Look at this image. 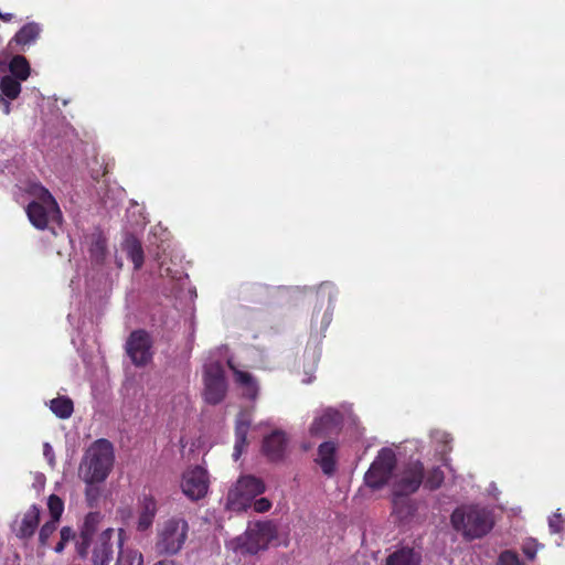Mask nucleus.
<instances>
[{
	"label": "nucleus",
	"mask_w": 565,
	"mask_h": 565,
	"mask_svg": "<svg viewBox=\"0 0 565 565\" xmlns=\"http://www.w3.org/2000/svg\"><path fill=\"white\" fill-rule=\"evenodd\" d=\"M452 527L466 540L481 539L494 526L492 512L479 504L458 507L450 515Z\"/></svg>",
	"instance_id": "nucleus-1"
},
{
	"label": "nucleus",
	"mask_w": 565,
	"mask_h": 565,
	"mask_svg": "<svg viewBox=\"0 0 565 565\" xmlns=\"http://www.w3.org/2000/svg\"><path fill=\"white\" fill-rule=\"evenodd\" d=\"M115 461L113 444L100 438L86 450L81 463V473L87 484L100 483L110 473Z\"/></svg>",
	"instance_id": "nucleus-2"
},
{
	"label": "nucleus",
	"mask_w": 565,
	"mask_h": 565,
	"mask_svg": "<svg viewBox=\"0 0 565 565\" xmlns=\"http://www.w3.org/2000/svg\"><path fill=\"white\" fill-rule=\"evenodd\" d=\"M149 242L150 245L157 246L156 259L160 277L169 278L172 281L181 280L185 274L171 241V233L158 225L151 231Z\"/></svg>",
	"instance_id": "nucleus-3"
},
{
	"label": "nucleus",
	"mask_w": 565,
	"mask_h": 565,
	"mask_svg": "<svg viewBox=\"0 0 565 565\" xmlns=\"http://www.w3.org/2000/svg\"><path fill=\"white\" fill-rule=\"evenodd\" d=\"M190 532L182 515H172L157 525L154 551L158 555L173 556L184 547Z\"/></svg>",
	"instance_id": "nucleus-4"
},
{
	"label": "nucleus",
	"mask_w": 565,
	"mask_h": 565,
	"mask_svg": "<svg viewBox=\"0 0 565 565\" xmlns=\"http://www.w3.org/2000/svg\"><path fill=\"white\" fill-rule=\"evenodd\" d=\"M30 194L34 196L25 209L30 223L38 230L43 231L50 223L60 224L62 212L51 192L41 184H32Z\"/></svg>",
	"instance_id": "nucleus-5"
},
{
	"label": "nucleus",
	"mask_w": 565,
	"mask_h": 565,
	"mask_svg": "<svg viewBox=\"0 0 565 565\" xmlns=\"http://www.w3.org/2000/svg\"><path fill=\"white\" fill-rule=\"evenodd\" d=\"M265 492V483L254 476L241 477L227 494V508L232 511H245L253 500Z\"/></svg>",
	"instance_id": "nucleus-6"
},
{
	"label": "nucleus",
	"mask_w": 565,
	"mask_h": 565,
	"mask_svg": "<svg viewBox=\"0 0 565 565\" xmlns=\"http://www.w3.org/2000/svg\"><path fill=\"white\" fill-rule=\"evenodd\" d=\"M276 534V526L271 522H257L249 525L244 536L238 539L237 548L242 554L255 555L266 550Z\"/></svg>",
	"instance_id": "nucleus-7"
},
{
	"label": "nucleus",
	"mask_w": 565,
	"mask_h": 565,
	"mask_svg": "<svg viewBox=\"0 0 565 565\" xmlns=\"http://www.w3.org/2000/svg\"><path fill=\"white\" fill-rule=\"evenodd\" d=\"M395 467V452L391 448L381 449L365 472V484L373 490L383 488L390 480Z\"/></svg>",
	"instance_id": "nucleus-8"
},
{
	"label": "nucleus",
	"mask_w": 565,
	"mask_h": 565,
	"mask_svg": "<svg viewBox=\"0 0 565 565\" xmlns=\"http://www.w3.org/2000/svg\"><path fill=\"white\" fill-rule=\"evenodd\" d=\"M204 401L210 405H217L226 396L227 383L223 365L215 361L206 364L203 371Z\"/></svg>",
	"instance_id": "nucleus-9"
},
{
	"label": "nucleus",
	"mask_w": 565,
	"mask_h": 565,
	"mask_svg": "<svg viewBox=\"0 0 565 565\" xmlns=\"http://www.w3.org/2000/svg\"><path fill=\"white\" fill-rule=\"evenodd\" d=\"M424 476V465L419 460L408 462L394 482L393 495L408 497L415 493L422 486Z\"/></svg>",
	"instance_id": "nucleus-10"
},
{
	"label": "nucleus",
	"mask_w": 565,
	"mask_h": 565,
	"mask_svg": "<svg viewBox=\"0 0 565 565\" xmlns=\"http://www.w3.org/2000/svg\"><path fill=\"white\" fill-rule=\"evenodd\" d=\"M210 479L207 471L195 466L186 469L182 475L181 489L186 498L198 501L207 494Z\"/></svg>",
	"instance_id": "nucleus-11"
},
{
	"label": "nucleus",
	"mask_w": 565,
	"mask_h": 565,
	"mask_svg": "<svg viewBox=\"0 0 565 565\" xmlns=\"http://www.w3.org/2000/svg\"><path fill=\"white\" fill-rule=\"evenodd\" d=\"M343 423V415L333 408H328L323 414L312 422L309 431L311 436L327 437L340 431Z\"/></svg>",
	"instance_id": "nucleus-12"
},
{
	"label": "nucleus",
	"mask_w": 565,
	"mask_h": 565,
	"mask_svg": "<svg viewBox=\"0 0 565 565\" xmlns=\"http://www.w3.org/2000/svg\"><path fill=\"white\" fill-rule=\"evenodd\" d=\"M287 436L282 430H274L263 439L262 451L271 462L281 461L287 448Z\"/></svg>",
	"instance_id": "nucleus-13"
},
{
	"label": "nucleus",
	"mask_w": 565,
	"mask_h": 565,
	"mask_svg": "<svg viewBox=\"0 0 565 565\" xmlns=\"http://www.w3.org/2000/svg\"><path fill=\"white\" fill-rule=\"evenodd\" d=\"M114 535L115 530L110 527L104 530L100 533L93 548V565H109V563L113 561L114 546L111 539Z\"/></svg>",
	"instance_id": "nucleus-14"
},
{
	"label": "nucleus",
	"mask_w": 565,
	"mask_h": 565,
	"mask_svg": "<svg viewBox=\"0 0 565 565\" xmlns=\"http://www.w3.org/2000/svg\"><path fill=\"white\" fill-rule=\"evenodd\" d=\"M102 521L99 512H89L84 520L78 539L76 540V552L81 557H86L93 536Z\"/></svg>",
	"instance_id": "nucleus-15"
},
{
	"label": "nucleus",
	"mask_w": 565,
	"mask_h": 565,
	"mask_svg": "<svg viewBox=\"0 0 565 565\" xmlns=\"http://www.w3.org/2000/svg\"><path fill=\"white\" fill-rule=\"evenodd\" d=\"M337 449L338 446L334 441H324L318 447V455L316 462L320 466L326 476H332L337 468Z\"/></svg>",
	"instance_id": "nucleus-16"
},
{
	"label": "nucleus",
	"mask_w": 565,
	"mask_h": 565,
	"mask_svg": "<svg viewBox=\"0 0 565 565\" xmlns=\"http://www.w3.org/2000/svg\"><path fill=\"white\" fill-rule=\"evenodd\" d=\"M41 510L36 504H32L23 514L17 529V536L20 539H30L34 535L40 523Z\"/></svg>",
	"instance_id": "nucleus-17"
},
{
	"label": "nucleus",
	"mask_w": 565,
	"mask_h": 565,
	"mask_svg": "<svg viewBox=\"0 0 565 565\" xmlns=\"http://www.w3.org/2000/svg\"><path fill=\"white\" fill-rule=\"evenodd\" d=\"M227 364L234 373L236 383L243 388L244 396L255 401L259 391L258 383L255 377L248 372L237 370L231 361H228Z\"/></svg>",
	"instance_id": "nucleus-18"
},
{
	"label": "nucleus",
	"mask_w": 565,
	"mask_h": 565,
	"mask_svg": "<svg viewBox=\"0 0 565 565\" xmlns=\"http://www.w3.org/2000/svg\"><path fill=\"white\" fill-rule=\"evenodd\" d=\"M420 563L422 554L409 546L397 548L385 559V565H420Z\"/></svg>",
	"instance_id": "nucleus-19"
},
{
	"label": "nucleus",
	"mask_w": 565,
	"mask_h": 565,
	"mask_svg": "<svg viewBox=\"0 0 565 565\" xmlns=\"http://www.w3.org/2000/svg\"><path fill=\"white\" fill-rule=\"evenodd\" d=\"M249 427V418L246 415L241 414L235 423V445L233 452V457L235 458V460L241 457L243 450L247 446V435Z\"/></svg>",
	"instance_id": "nucleus-20"
},
{
	"label": "nucleus",
	"mask_w": 565,
	"mask_h": 565,
	"mask_svg": "<svg viewBox=\"0 0 565 565\" xmlns=\"http://www.w3.org/2000/svg\"><path fill=\"white\" fill-rule=\"evenodd\" d=\"M41 33V26L35 22L23 25L14 35L12 41L18 45L25 46L35 42Z\"/></svg>",
	"instance_id": "nucleus-21"
},
{
	"label": "nucleus",
	"mask_w": 565,
	"mask_h": 565,
	"mask_svg": "<svg viewBox=\"0 0 565 565\" xmlns=\"http://www.w3.org/2000/svg\"><path fill=\"white\" fill-rule=\"evenodd\" d=\"M122 249L134 263L136 269L141 267V242L134 234H127L122 242Z\"/></svg>",
	"instance_id": "nucleus-22"
},
{
	"label": "nucleus",
	"mask_w": 565,
	"mask_h": 565,
	"mask_svg": "<svg viewBox=\"0 0 565 565\" xmlns=\"http://www.w3.org/2000/svg\"><path fill=\"white\" fill-rule=\"evenodd\" d=\"M9 71L13 78L26 81L30 76V64L23 55H14L9 63Z\"/></svg>",
	"instance_id": "nucleus-23"
},
{
	"label": "nucleus",
	"mask_w": 565,
	"mask_h": 565,
	"mask_svg": "<svg viewBox=\"0 0 565 565\" xmlns=\"http://www.w3.org/2000/svg\"><path fill=\"white\" fill-rule=\"evenodd\" d=\"M126 351L136 366L141 365V330L131 332L126 344Z\"/></svg>",
	"instance_id": "nucleus-24"
},
{
	"label": "nucleus",
	"mask_w": 565,
	"mask_h": 565,
	"mask_svg": "<svg viewBox=\"0 0 565 565\" xmlns=\"http://www.w3.org/2000/svg\"><path fill=\"white\" fill-rule=\"evenodd\" d=\"M21 82L11 75H4L0 81V96L14 100L21 93Z\"/></svg>",
	"instance_id": "nucleus-25"
},
{
	"label": "nucleus",
	"mask_w": 565,
	"mask_h": 565,
	"mask_svg": "<svg viewBox=\"0 0 565 565\" xmlns=\"http://www.w3.org/2000/svg\"><path fill=\"white\" fill-rule=\"evenodd\" d=\"M139 384L134 377H127L121 386V394L124 397V407L132 408L134 403H138Z\"/></svg>",
	"instance_id": "nucleus-26"
},
{
	"label": "nucleus",
	"mask_w": 565,
	"mask_h": 565,
	"mask_svg": "<svg viewBox=\"0 0 565 565\" xmlns=\"http://www.w3.org/2000/svg\"><path fill=\"white\" fill-rule=\"evenodd\" d=\"M51 411L62 419L70 418L74 412V404L70 397H56L50 403Z\"/></svg>",
	"instance_id": "nucleus-27"
},
{
	"label": "nucleus",
	"mask_w": 565,
	"mask_h": 565,
	"mask_svg": "<svg viewBox=\"0 0 565 565\" xmlns=\"http://www.w3.org/2000/svg\"><path fill=\"white\" fill-rule=\"evenodd\" d=\"M393 512L399 519H406L414 513V507L407 497L393 495Z\"/></svg>",
	"instance_id": "nucleus-28"
},
{
	"label": "nucleus",
	"mask_w": 565,
	"mask_h": 565,
	"mask_svg": "<svg viewBox=\"0 0 565 565\" xmlns=\"http://www.w3.org/2000/svg\"><path fill=\"white\" fill-rule=\"evenodd\" d=\"M445 476L439 467H434L424 476V487L428 490H437L441 487Z\"/></svg>",
	"instance_id": "nucleus-29"
},
{
	"label": "nucleus",
	"mask_w": 565,
	"mask_h": 565,
	"mask_svg": "<svg viewBox=\"0 0 565 565\" xmlns=\"http://www.w3.org/2000/svg\"><path fill=\"white\" fill-rule=\"evenodd\" d=\"M157 511L156 500L152 497H143V530L151 526Z\"/></svg>",
	"instance_id": "nucleus-30"
},
{
	"label": "nucleus",
	"mask_w": 565,
	"mask_h": 565,
	"mask_svg": "<svg viewBox=\"0 0 565 565\" xmlns=\"http://www.w3.org/2000/svg\"><path fill=\"white\" fill-rule=\"evenodd\" d=\"M47 508L50 511L51 520L58 522L64 511L63 500L56 494H51L47 500Z\"/></svg>",
	"instance_id": "nucleus-31"
},
{
	"label": "nucleus",
	"mask_w": 565,
	"mask_h": 565,
	"mask_svg": "<svg viewBox=\"0 0 565 565\" xmlns=\"http://www.w3.org/2000/svg\"><path fill=\"white\" fill-rule=\"evenodd\" d=\"M57 524H58V522L50 520L42 525V527L40 529V532H39L40 546L47 547L51 545L50 537L57 530Z\"/></svg>",
	"instance_id": "nucleus-32"
},
{
	"label": "nucleus",
	"mask_w": 565,
	"mask_h": 565,
	"mask_svg": "<svg viewBox=\"0 0 565 565\" xmlns=\"http://www.w3.org/2000/svg\"><path fill=\"white\" fill-rule=\"evenodd\" d=\"M78 539V536H76L74 530L70 526H63L61 529V532H60V541L58 543L54 546V551L56 553H62L65 548V545L71 542V541H75Z\"/></svg>",
	"instance_id": "nucleus-33"
},
{
	"label": "nucleus",
	"mask_w": 565,
	"mask_h": 565,
	"mask_svg": "<svg viewBox=\"0 0 565 565\" xmlns=\"http://www.w3.org/2000/svg\"><path fill=\"white\" fill-rule=\"evenodd\" d=\"M122 534L124 530H119L118 532V547L121 548L122 545ZM135 557L124 554L121 550H119L118 558L116 565H134ZM137 565H141V555L137 562Z\"/></svg>",
	"instance_id": "nucleus-34"
},
{
	"label": "nucleus",
	"mask_w": 565,
	"mask_h": 565,
	"mask_svg": "<svg viewBox=\"0 0 565 565\" xmlns=\"http://www.w3.org/2000/svg\"><path fill=\"white\" fill-rule=\"evenodd\" d=\"M548 527L552 533H562L565 535V519L557 511L548 519Z\"/></svg>",
	"instance_id": "nucleus-35"
},
{
	"label": "nucleus",
	"mask_w": 565,
	"mask_h": 565,
	"mask_svg": "<svg viewBox=\"0 0 565 565\" xmlns=\"http://www.w3.org/2000/svg\"><path fill=\"white\" fill-rule=\"evenodd\" d=\"M499 565H525L512 551H504L499 556Z\"/></svg>",
	"instance_id": "nucleus-36"
},
{
	"label": "nucleus",
	"mask_w": 565,
	"mask_h": 565,
	"mask_svg": "<svg viewBox=\"0 0 565 565\" xmlns=\"http://www.w3.org/2000/svg\"><path fill=\"white\" fill-rule=\"evenodd\" d=\"M252 505L255 512L264 513L271 508V502L267 498H259L253 500Z\"/></svg>",
	"instance_id": "nucleus-37"
},
{
	"label": "nucleus",
	"mask_w": 565,
	"mask_h": 565,
	"mask_svg": "<svg viewBox=\"0 0 565 565\" xmlns=\"http://www.w3.org/2000/svg\"><path fill=\"white\" fill-rule=\"evenodd\" d=\"M151 347H152L151 338L146 331H143V366L151 359V355H152L150 352Z\"/></svg>",
	"instance_id": "nucleus-38"
},
{
	"label": "nucleus",
	"mask_w": 565,
	"mask_h": 565,
	"mask_svg": "<svg viewBox=\"0 0 565 565\" xmlns=\"http://www.w3.org/2000/svg\"><path fill=\"white\" fill-rule=\"evenodd\" d=\"M97 497H98V490L96 488H94L93 484H88V487L86 488V499H87L89 505L94 504V501L97 499Z\"/></svg>",
	"instance_id": "nucleus-39"
},
{
	"label": "nucleus",
	"mask_w": 565,
	"mask_h": 565,
	"mask_svg": "<svg viewBox=\"0 0 565 565\" xmlns=\"http://www.w3.org/2000/svg\"><path fill=\"white\" fill-rule=\"evenodd\" d=\"M0 107L2 108V111L6 115H9L10 111H11L10 99H8V98H6L3 96H0Z\"/></svg>",
	"instance_id": "nucleus-40"
},
{
	"label": "nucleus",
	"mask_w": 565,
	"mask_h": 565,
	"mask_svg": "<svg viewBox=\"0 0 565 565\" xmlns=\"http://www.w3.org/2000/svg\"><path fill=\"white\" fill-rule=\"evenodd\" d=\"M523 553L529 559H534L536 555V550L532 546H523Z\"/></svg>",
	"instance_id": "nucleus-41"
},
{
	"label": "nucleus",
	"mask_w": 565,
	"mask_h": 565,
	"mask_svg": "<svg viewBox=\"0 0 565 565\" xmlns=\"http://www.w3.org/2000/svg\"><path fill=\"white\" fill-rule=\"evenodd\" d=\"M153 565H179V564L172 559H161Z\"/></svg>",
	"instance_id": "nucleus-42"
},
{
	"label": "nucleus",
	"mask_w": 565,
	"mask_h": 565,
	"mask_svg": "<svg viewBox=\"0 0 565 565\" xmlns=\"http://www.w3.org/2000/svg\"><path fill=\"white\" fill-rule=\"evenodd\" d=\"M13 18V14L12 13H2L0 11V19L4 22H10Z\"/></svg>",
	"instance_id": "nucleus-43"
},
{
	"label": "nucleus",
	"mask_w": 565,
	"mask_h": 565,
	"mask_svg": "<svg viewBox=\"0 0 565 565\" xmlns=\"http://www.w3.org/2000/svg\"><path fill=\"white\" fill-rule=\"evenodd\" d=\"M51 450H52L51 446L49 444H45L44 445V454H45V456H47L49 451H51Z\"/></svg>",
	"instance_id": "nucleus-44"
},
{
	"label": "nucleus",
	"mask_w": 565,
	"mask_h": 565,
	"mask_svg": "<svg viewBox=\"0 0 565 565\" xmlns=\"http://www.w3.org/2000/svg\"><path fill=\"white\" fill-rule=\"evenodd\" d=\"M137 527L140 529L141 527V516L139 518L138 522H137Z\"/></svg>",
	"instance_id": "nucleus-45"
}]
</instances>
